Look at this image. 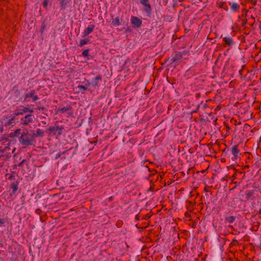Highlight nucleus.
Returning a JSON list of instances; mask_svg holds the SVG:
<instances>
[{"label": "nucleus", "mask_w": 261, "mask_h": 261, "mask_svg": "<svg viewBox=\"0 0 261 261\" xmlns=\"http://www.w3.org/2000/svg\"><path fill=\"white\" fill-rule=\"evenodd\" d=\"M49 0H43V3L42 4L43 6L45 8H47Z\"/></svg>", "instance_id": "nucleus-29"}, {"label": "nucleus", "mask_w": 261, "mask_h": 261, "mask_svg": "<svg viewBox=\"0 0 261 261\" xmlns=\"http://www.w3.org/2000/svg\"><path fill=\"white\" fill-rule=\"evenodd\" d=\"M229 5L230 6V9L233 12L238 11L240 9V5L237 3L229 2Z\"/></svg>", "instance_id": "nucleus-13"}, {"label": "nucleus", "mask_w": 261, "mask_h": 261, "mask_svg": "<svg viewBox=\"0 0 261 261\" xmlns=\"http://www.w3.org/2000/svg\"><path fill=\"white\" fill-rule=\"evenodd\" d=\"M71 109L70 106H66L62 108H58L56 110V114L64 113Z\"/></svg>", "instance_id": "nucleus-16"}, {"label": "nucleus", "mask_w": 261, "mask_h": 261, "mask_svg": "<svg viewBox=\"0 0 261 261\" xmlns=\"http://www.w3.org/2000/svg\"><path fill=\"white\" fill-rule=\"evenodd\" d=\"M235 220V217L233 216H229L226 217L225 221L229 223H232Z\"/></svg>", "instance_id": "nucleus-22"}, {"label": "nucleus", "mask_w": 261, "mask_h": 261, "mask_svg": "<svg viewBox=\"0 0 261 261\" xmlns=\"http://www.w3.org/2000/svg\"><path fill=\"white\" fill-rule=\"evenodd\" d=\"M15 150V148H13L12 151H11V148L9 146H7L4 147H0V152H2L3 153V154L1 156H5L6 158H10L12 155V154L14 153Z\"/></svg>", "instance_id": "nucleus-3"}, {"label": "nucleus", "mask_w": 261, "mask_h": 261, "mask_svg": "<svg viewBox=\"0 0 261 261\" xmlns=\"http://www.w3.org/2000/svg\"><path fill=\"white\" fill-rule=\"evenodd\" d=\"M38 109L39 110L43 111L44 110V107H39V108H38Z\"/></svg>", "instance_id": "nucleus-35"}, {"label": "nucleus", "mask_w": 261, "mask_h": 261, "mask_svg": "<svg viewBox=\"0 0 261 261\" xmlns=\"http://www.w3.org/2000/svg\"><path fill=\"white\" fill-rule=\"evenodd\" d=\"M33 137H43L44 136V130L41 129H37L36 132L33 131Z\"/></svg>", "instance_id": "nucleus-14"}, {"label": "nucleus", "mask_w": 261, "mask_h": 261, "mask_svg": "<svg viewBox=\"0 0 261 261\" xmlns=\"http://www.w3.org/2000/svg\"><path fill=\"white\" fill-rule=\"evenodd\" d=\"M15 119L14 117H3L0 119V133L3 132L4 128L6 129H10L15 124Z\"/></svg>", "instance_id": "nucleus-1"}, {"label": "nucleus", "mask_w": 261, "mask_h": 261, "mask_svg": "<svg viewBox=\"0 0 261 261\" xmlns=\"http://www.w3.org/2000/svg\"><path fill=\"white\" fill-rule=\"evenodd\" d=\"M68 150H66V151H63V152H59V153H58L56 155V159H58V158H61V155H62V154H65V153H67V152H68Z\"/></svg>", "instance_id": "nucleus-26"}, {"label": "nucleus", "mask_w": 261, "mask_h": 261, "mask_svg": "<svg viewBox=\"0 0 261 261\" xmlns=\"http://www.w3.org/2000/svg\"><path fill=\"white\" fill-rule=\"evenodd\" d=\"M90 41L89 39L88 38L82 39L80 40L79 46L82 47L84 46L85 44H86Z\"/></svg>", "instance_id": "nucleus-21"}, {"label": "nucleus", "mask_w": 261, "mask_h": 261, "mask_svg": "<svg viewBox=\"0 0 261 261\" xmlns=\"http://www.w3.org/2000/svg\"><path fill=\"white\" fill-rule=\"evenodd\" d=\"M22 110H23V112L24 113V114L27 113L28 112H30V113L34 112L33 109H30L29 108L26 107H22Z\"/></svg>", "instance_id": "nucleus-24"}, {"label": "nucleus", "mask_w": 261, "mask_h": 261, "mask_svg": "<svg viewBox=\"0 0 261 261\" xmlns=\"http://www.w3.org/2000/svg\"><path fill=\"white\" fill-rule=\"evenodd\" d=\"M77 87H78V88L83 90V91H85L87 89V86H85L84 85H79Z\"/></svg>", "instance_id": "nucleus-31"}, {"label": "nucleus", "mask_w": 261, "mask_h": 261, "mask_svg": "<svg viewBox=\"0 0 261 261\" xmlns=\"http://www.w3.org/2000/svg\"><path fill=\"white\" fill-rule=\"evenodd\" d=\"M64 129V127L63 126H59V129H58V136H59L62 135V130Z\"/></svg>", "instance_id": "nucleus-28"}, {"label": "nucleus", "mask_w": 261, "mask_h": 261, "mask_svg": "<svg viewBox=\"0 0 261 261\" xmlns=\"http://www.w3.org/2000/svg\"><path fill=\"white\" fill-rule=\"evenodd\" d=\"M258 213L261 214V208L259 210Z\"/></svg>", "instance_id": "nucleus-36"}, {"label": "nucleus", "mask_w": 261, "mask_h": 261, "mask_svg": "<svg viewBox=\"0 0 261 261\" xmlns=\"http://www.w3.org/2000/svg\"><path fill=\"white\" fill-rule=\"evenodd\" d=\"M149 0H140V3L145 7V10L147 13H150L151 10Z\"/></svg>", "instance_id": "nucleus-10"}, {"label": "nucleus", "mask_w": 261, "mask_h": 261, "mask_svg": "<svg viewBox=\"0 0 261 261\" xmlns=\"http://www.w3.org/2000/svg\"><path fill=\"white\" fill-rule=\"evenodd\" d=\"M34 117L31 114H27L20 119L21 124L24 126L28 125L34 122Z\"/></svg>", "instance_id": "nucleus-4"}, {"label": "nucleus", "mask_w": 261, "mask_h": 261, "mask_svg": "<svg viewBox=\"0 0 261 261\" xmlns=\"http://www.w3.org/2000/svg\"><path fill=\"white\" fill-rule=\"evenodd\" d=\"M258 193V191L255 190L246 191L245 194V200L248 201L255 199V196Z\"/></svg>", "instance_id": "nucleus-5"}, {"label": "nucleus", "mask_w": 261, "mask_h": 261, "mask_svg": "<svg viewBox=\"0 0 261 261\" xmlns=\"http://www.w3.org/2000/svg\"><path fill=\"white\" fill-rule=\"evenodd\" d=\"M46 29V24H45V20H44V21L42 22L41 25V29H40V32L41 34H43V32Z\"/></svg>", "instance_id": "nucleus-25"}, {"label": "nucleus", "mask_w": 261, "mask_h": 261, "mask_svg": "<svg viewBox=\"0 0 261 261\" xmlns=\"http://www.w3.org/2000/svg\"><path fill=\"white\" fill-rule=\"evenodd\" d=\"M18 140L21 144L27 146L32 145L34 142L33 137H30L28 132H22L18 138Z\"/></svg>", "instance_id": "nucleus-2"}, {"label": "nucleus", "mask_w": 261, "mask_h": 261, "mask_svg": "<svg viewBox=\"0 0 261 261\" xmlns=\"http://www.w3.org/2000/svg\"><path fill=\"white\" fill-rule=\"evenodd\" d=\"M20 129L18 128L15 130V131L14 132L13 136H16L18 137L19 135V134L20 133Z\"/></svg>", "instance_id": "nucleus-30"}, {"label": "nucleus", "mask_w": 261, "mask_h": 261, "mask_svg": "<svg viewBox=\"0 0 261 261\" xmlns=\"http://www.w3.org/2000/svg\"><path fill=\"white\" fill-rule=\"evenodd\" d=\"M71 0H59L60 3L61 4V8L62 9H65L66 8L67 4L69 3V2Z\"/></svg>", "instance_id": "nucleus-19"}, {"label": "nucleus", "mask_w": 261, "mask_h": 261, "mask_svg": "<svg viewBox=\"0 0 261 261\" xmlns=\"http://www.w3.org/2000/svg\"><path fill=\"white\" fill-rule=\"evenodd\" d=\"M231 153L233 155L231 158L232 160H236L239 158L240 153V150L238 149V145H234L232 147Z\"/></svg>", "instance_id": "nucleus-8"}, {"label": "nucleus", "mask_w": 261, "mask_h": 261, "mask_svg": "<svg viewBox=\"0 0 261 261\" xmlns=\"http://www.w3.org/2000/svg\"><path fill=\"white\" fill-rule=\"evenodd\" d=\"M130 22L133 28H140L142 23V20L136 16L132 17Z\"/></svg>", "instance_id": "nucleus-7"}, {"label": "nucleus", "mask_w": 261, "mask_h": 261, "mask_svg": "<svg viewBox=\"0 0 261 261\" xmlns=\"http://www.w3.org/2000/svg\"><path fill=\"white\" fill-rule=\"evenodd\" d=\"M24 114V113L23 112V111L22 108V109H19L16 110L15 111L14 115L15 116H18V115H23Z\"/></svg>", "instance_id": "nucleus-23"}, {"label": "nucleus", "mask_w": 261, "mask_h": 261, "mask_svg": "<svg viewBox=\"0 0 261 261\" xmlns=\"http://www.w3.org/2000/svg\"><path fill=\"white\" fill-rule=\"evenodd\" d=\"M250 2L252 5L255 6L256 5L257 0H250Z\"/></svg>", "instance_id": "nucleus-34"}, {"label": "nucleus", "mask_w": 261, "mask_h": 261, "mask_svg": "<svg viewBox=\"0 0 261 261\" xmlns=\"http://www.w3.org/2000/svg\"><path fill=\"white\" fill-rule=\"evenodd\" d=\"M102 81V76L101 75H99L93 79L91 82H88L87 86H89L91 84L93 87H96L99 86V82Z\"/></svg>", "instance_id": "nucleus-9"}, {"label": "nucleus", "mask_w": 261, "mask_h": 261, "mask_svg": "<svg viewBox=\"0 0 261 261\" xmlns=\"http://www.w3.org/2000/svg\"><path fill=\"white\" fill-rule=\"evenodd\" d=\"M223 41L225 42V45H232L234 44V42L230 37H225L223 38Z\"/></svg>", "instance_id": "nucleus-15"}, {"label": "nucleus", "mask_w": 261, "mask_h": 261, "mask_svg": "<svg viewBox=\"0 0 261 261\" xmlns=\"http://www.w3.org/2000/svg\"><path fill=\"white\" fill-rule=\"evenodd\" d=\"M18 181H15L11 182L10 185V187L12 189V193H10V195H15L16 191H17L18 189Z\"/></svg>", "instance_id": "nucleus-11"}, {"label": "nucleus", "mask_w": 261, "mask_h": 261, "mask_svg": "<svg viewBox=\"0 0 261 261\" xmlns=\"http://www.w3.org/2000/svg\"><path fill=\"white\" fill-rule=\"evenodd\" d=\"M89 49H86L82 52V54L84 57H87L89 56Z\"/></svg>", "instance_id": "nucleus-27"}, {"label": "nucleus", "mask_w": 261, "mask_h": 261, "mask_svg": "<svg viewBox=\"0 0 261 261\" xmlns=\"http://www.w3.org/2000/svg\"><path fill=\"white\" fill-rule=\"evenodd\" d=\"M24 162V160H23L22 162L20 163V165H21L23 162Z\"/></svg>", "instance_id": "nucleus-37"}, {"label": "nucleus", "mask_w": 261, "mask_h": 261, "mask_svg": "<svg viewBox=\"0 0 261 261\" xmlns=\"http://www.w3.org/2000/svg\"><path fill=\"white\" fill-rule=\"evenodd\" d=\"M24 97L27 101H29V98H32L33 101H36L39 99L38 96L35 95V91L34 90H31L29 93H25Z\"/></svg>", "instance_id": "nucleus-6"}, {"label": "nucleus", "mask_w": 261, "mask_h": 261, "mask_svg": "<svg viewBox=\"0 0 261 261\" xmlns=\"http://www.w3.org/2000/svg\"><path fill=\"white\" fill-rule=\"evenodd\" d=\"M182 58V54L181 53L176 54L172 58V62H176V61L180 60Z\"/></svg>", "instance_id": "nucleus-18"}, {"label": "nucleus", "mask_w": 261, "mask_h": 261, "mask_svg": "<svg viewBox=\"0 0 261 261\" xmlns=\"http://www.w3.org/2000/svg\"><path fill=\"white\" fill-rule=\"evenodd\" d=\"M121 22L122 19L117 17L114 20H113L112 21V24L115 27L119 26L121 24Z\"/></svg>", "instance_id": "nucleus-17"}, {"label": "nucleus", "mask_w": 261, "mask_h": 261, "mask_svg": "<svg viewBox=\"0 0 261 261\" xmlns=\"http://www.w3.org/2000/svg\"><path fill=\"white\" fill-rule=\"evenodd\" d=\"M5 220L3 219L0 218V226H2L5 223Z\"/></svg>", "instance_id": "nucleus-32"}, {"label": "nucleus", "mask_w": 261, "mask_h": 261, "mask_svg": "<svg viewBox=\"0 0 261 261\" xmlns=\"http://www.w3.org/2000/svg\"><path fill=\"white\" fill-rule=\"evenodd\" d=\"M225 4H224V3H221L219 5V7L221 8L225 9Z\"/></svg>", "instance_id": "nucleus-33"}, {"label": "nucleus", "mask_w": 261, "mask_h": 261, "mask_svg": "<svg viewBox=\"0 0 261 261\" xmlns=\"http://www.w3.org/2000/svg\"><path fill=\"white\" fill-rule=\"evenodd\" d=\"M58 129H59V125H54L49 127L48 130L51 133H56L58 131Z\"/></svg>", "instance_id": "nucleus-20"}, {"label": "nucleus", "mask_w": 261, "mask_h": 261, "mask_svg": "<svg viewBox=\"0 0 261 261\" xmlns=\"http://www.w3.org/2000/svg\"><path fill=\"white\" fill-rule=\"evenodd\" d=\"M94 29V25L92 24L90 26H89L87 28H86L84 32L83 33V37H85L88 36L89 34L91 33Z\"/></svg>", "instance_id": "nucleus-12"}]
</instances>
